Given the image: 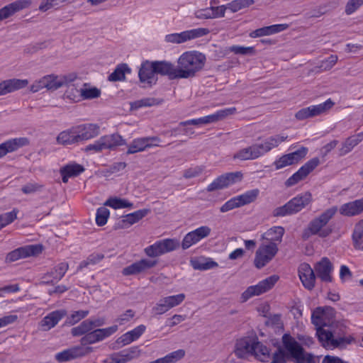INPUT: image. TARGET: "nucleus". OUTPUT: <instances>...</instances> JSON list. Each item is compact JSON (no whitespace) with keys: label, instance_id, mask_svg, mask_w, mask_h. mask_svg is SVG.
Returning <instances> with one entry per match:
<instances>
[{"label":"nucleus","instance_id":"obj_27","mask_svg":"<svg viewBox=\"0 0 363 363\" xmlns=\"http://www.w3.org/2000/svg\"><path fill=\"white\" fill-rule=\"evenodd\" d=\"M156 264L157 262L155 260L143 259L125 267L123 269V274L125 276L137 274L154 267Z\"/></svg>","mask_w":363,"mask_h":363},{"label":"nucleus","instance_id":"obj_29","mask_svg":"<svg viewBox=\"0 0 363 363\" xmlns=\"http://www.w3.org/2000/svg\"><path fill=\"white\" fill-rule=\"evenodd\" d=\"M155 72L157 75H167L171 79H179L177 76V67L170 62L167 61H155L152 62Z\"/></svg>","mask_w":363,"mask_h":363},{"label":"nucleus","instance_id":"obj_33","mask_svg":"<svg viewBox=\"0 0 363 363\" xmlns=\"http://www.w3.org/2000/svg\"><path fill=\"white\" fill-rule=\"evenodd\" d=\"M100 140L104 150H113L125 144V139L118 133L104 135L100 138Z\"/></svg>","mask_w":363,"mask_h":363},{"label":"nucleus","instance_id":"obj_38","mask_svg":"<svg viewBox=\"0 0 363 363\" xmlns=\"http://www.w3.org/2000/svg\"><path fill=\"white\" fill-rule=\"evenodd\" d=\"M84 171L83 166L77 163H70L62 167L60 172L62 182L67 183L69 178L77 177Z\"/></svg>","mask_w":363,"mask_h":363},{"label":"nucleus","instance_id":"obj_19","mask_svg":"<svg viewBox=\"0 0 363 363\" xmlns=\"http://www.w3.org/2000/svg\"><path fill=\"white\" fill-rule=\"evenodd\" d=\"M78 143L94 138L99 135L100 127L95 123H85L74 126Z\"/></svg>","mask_w":363,"mask_h":363},{"label":"nucleus","instance_id":"obj_32","mask_svg":"<svg viewBox=\"0 0 363 363\" xmlns=\"http://www.w3.org/2000/svg\"><path fill=\"white\" fill-rule=\"evenodd\" d=\"M340 213L345 216H354L363 212V198L342 204Z\"/></svg>","mask_w":363,"mask_h":363},{"label":"nucleus","instance_id":"obj_41","mask_svg":"<svg viewBox=\"0 0 363 363\" xmlns=\"http://www.w3.org/2000/svg\"><path fill=\"white\" fill-rule=\"evenodd\" d=\"M74 127L62 131L57 137V143L62 145L78 143Z\"/></svg>","mask_w":363,"mask_h":363},{"label":"nucleus","instance_id":"obj_14","mask_svg":"<svg viewBox=\"0 0 363 363\" xmlns=\"http://www.w3.org/2000/svg\"><path fill=\"white\" fill-rule=\"evenodd\" d=\"M242 179V174L240 172H230L223 174L216 178L212 183H211L207 190L213 191L218 189L227 188L237 182H239Z\"/></svg>","mask_w":363,"mask_h":363},{"label":"nucleus","instance_id":"obj_36","mask_svg":"<svg viewBox=\"0 0 363 363\" xmlns=\"http://www.w3.org/2000/svg\"><path fill=\"white\" fill-rule=\"evenodd\" d=\"M103 323L99 319H87L82 322L78 326L72 329L73 336H79L91 332L94 328L102 325Z\"/></svg>","mask_w":363,"mask_h":363},{"label":"nucleus","instance_id":"obj_1","mask_svg":"<svg viewBox=\"0 0 363 363\" xmlns=\"http://www.w3.org/2000/svg\"><path fill=\"white\" fill-rule=\"evenodd\" d=\"M318 307L315 309L311 315V322L316 326V335L321 345L327 350L344 348L354 341L352 336L335 337L328 329H325L329 321L328 320V311Z\"/></svg>","mask_w":363,"mask_h":363},{"label":"nucleus","instance_id":"obj_3","mask_svg":"<svg viewBox=\"0 0 363 363\" xmlns=\"http://www.w3.org/2000/svg\"><path fill=\"white\" fill-rule=\"evenodd\" d=\"M206 56L200 52L192 50L182 53L177 60L179 79L193 77L201 71L206 63Z\"/></svg>","mask_w":363,"mask_h":363},{"label":"nucleus","instance_id":"obj_64","mask_svg":"<svg viewBox=\"0 0 363 363\" xmlns=\"http://www.w3.org/2000/svg\"><path fill=\"white\" fill-rule=\"evenodd\" d=\"M362 4L363 0H349L345 7L346 13L347 15L353 13Z\"/></svg>","mask_w":363,"mask_h":363},{"label":"nucleus","instance_id":"obj_52","mask_svg":"<svg viewBox=\"0 0 363 363\" xmlns=\"http://www.w3.org/2000/svg\"><path fill=\"white\" fill-rule=\"evenodd\" d=\"M81 100L92 99L98 98L101 94V91L96 87H88L86 84L81 87Z\"/></svg>","mask_w":363,"mask_h":363},{"label":"nucleus","instance_id":"obj_40","mask_svg":"<svg viewBox=\"0 0 363 363\" xmlns=\"http://www.w3.org/2000/svg\"><path fill=\"white\" fill-rule=\"evenodd\" d=\"M251 355L261 362H268L271 358L269 349L257 340H255Z\"/></svg>","mask_w":363,"mask_h":363},{"label":"nucleus","instance_id":"obj_2","mask_svg":"<svg viewBox=\"0 0 363 363\" xmlns=\"http://www.w3.org/2000/svg\"><path fill=\"white\" fill-rule=\"evenodd\" d=\"M288 138V135H275L265 138L260 143H255L236 152L233 158L240 161L254 160L261 157L278 147Z\"/></svg>","mask_w":363,"mask_h":363},{"label":"nucleus","instance_id":"obj_53","mask_svg":"<svg viewBox=\"0 0 363 363\" xmlns=\"http://www.w3.org/2000/svg\"><path fill=\"white\" fill-rule=\"evenodd\" d=\"M110 216L109 210L105 206L100 207L97 209L96 213V223L99 226L104 225Z\"/></svg>","mask_w":363,"mask_h":363},{"label":"nucleus","instance_id":"obj_22","mask_svg":"<svg viewBox=\"0 0 363 363\" xmlns=\"http://www.w3.org/2000/svg\"><path fill=\"white\" fill-rule=\"evenodd\" d=\"M299 279L303 286L308 290H312L315 286V275L313 269L308 263H302L298 269Z\"/></svg>","mask_w":363,"mask_h":363},{"label":"nucleus","instance_id":"obj_26","mask_svg":"<svg viewBox=\"0 0 363 363\" xmlns=\"http://www.w3.org/2000/svg\"><path fill=\"white\" fill-rule=\"evenodd\" d=\"M90 352V348L83 347H74L55 354V359L60 362H64L73 359L84 356Z\"/></svg>","mask_w":363,"mask_h":363},{"label":"nucleus","instance_id":"obj_6","mask_svg":"<svg viewBox=\"0 0 363 363\" xmlns=\"http://www.w3.org/2000/svg\"><path fill=\"white\" fill-rule=\"evenodd\" d=\"M312 201V195L306 191L291 199L285 205L276 208L273 211L274 216H285L296 213L304 208Z\"/></svg>","mask_w":363,"mask_h":363},{"label":"nucleus","instance_id":"obj_17","mask_svg":"<svg viewBox=\"0 0 363 363\" xmlns=\"http://www.w3.org/2000/svg\"><path fill=\"white\" fill-rule=\"evenodd\" d=\"M211 229L208 226L203 225L188 233L182 240V249L186 250L191 246L198 243L203 238H207L211 234Z\"/></svg>","mask_w":363,"mask_h":363},{"label":"nucleus","instance_id":"obj_10","mask_svg":"<svg viewBox=\"0 0 363 363\" xmlns=\"http://www.w3.org/2000/svg\"><path fill=\"white\" fill-rule=\"evenodd\" d=\"M179 245L180 243L178 240L167 238L157 241L145 248L144 250L148 257H157L177 250Z\"/></svg>","mask_w":363,"mask_h":363},{"label":"nucleus","instance_id":"obj_15","mask_svg":"<svg viewBox=\"0 0 363 363\" xmlns=\"http://www.w3.org/2000/svg\"><path fill=\"white\" fill-rule=\"evenodd\" d=\"M320 164L318 157L312 158L286 181V186H291L304 179Z\"/></svg>","mask_w":363,"mask_h":363},{"label":"nucleus","instance_id":"obj_37","mask_svg":"<svg viewBox=\"0 0 363 363\" xmlns=\"http://www.w3.org/2000/svg\"><path fill=\"white\" fill-rule=\"evenodd\" d=\"M146 326L140 325L134 329L124 333L118 339V342L123 345H127L137 340L145 332Z\"/></svg>","mask_w":363,"mask_h":363},{"label":"nucleus","instance_id":"obj_43","mask_svg":"<svg viewBox=\"0 0 363 363\" xmlns=\"http://www.w3.org/2000/svg\"><path fill=\"white\" fill-rule=\"evenodd\" d=\"M259 193L260 191L258 189H253L248 190L240 195L236 196L240 206L241 207L255 201L258 198Z\"/></svg>","mask_w":363,"mask_h":363},{"label":"nucleus","instance_id":"obj_44","mask_svg":"<svg viewBox=\"0 0 363 363\" xmlns=\"http://www.w3.org/2000/svg\"><path fill=\"white\" fill-rule=\"evenodd\" d=\"M149 212V209H140L133 213H128L123 217L122 222L125 225H133L146 216Z\"/></svg>","mask_w":363,"mask_h":363},{"label":"nucleus","instance_id":"obj_58","mask_svg":"<svg viewBox=\"0 0 363 363\" xmlns=\"http://www.w3.org/2000/svg\"><path fill=\"white\" fill-rule=\"evenodd\" d=\"M218 266V263L213 261L211 259H208L203 262H196L193 264V267L195 269H200V270H208L211 269L215 267H217Z\"/></svg>","mask_w":363,"mask_h":363},{"label":"nucleus","instance_id":"obj_55","mask_svg":"<svg viewBox=\"0 0 363 363\" xmlns=\"http://www.w3.org/2000/svg\"><path fill=\"white\" fill-rule=\"evenodd\" d=\"M18 211L15 209L11 212L0 214V229L11 223L17 217Z\"/></svg>","mask_w":363,"mask_h":363},{"label":"nucleus","instance_id":"obj_60","mask_svg":"<svg viewBox=\"0 0 363 363\" xmlns=\"http://www.w3.org/2000/svg\"><path fill=\"white\" fill-rule=\"evenodd\" d=\"M89 314V311H77L72 313L67 318V323L70 325H74L82 319L84 318Z\"/></svg>","mask_w":363,"mask_h":363},{"label":"nucleus","instance_id":"obj_18","mask_svg":"<svg viewBox=\"0 0 363 363\" xmlns=\"http://www.w3.org/2000/svg\"><path fill=\"white\" fill-rule=\"evenodd\" d=\"M308 151L307 147H301L293 152L281 156L274 162V165L276 169H280L286 166L296 164L306 157Z\"/></svg>","mask_w":363,"mask_h":363},{"label":"nucleus","instance_id":"obj_28","mask_svg":"<svg viewBox=\"0 0 363 363\" xmlns=\"http://www.w3.org/2000/svg\"><path fill=\"white\" fill-rule=\"evenodd\" d=\"M29 141L26 138H16L9 140L0 144V158L9 152H12L18 149L28 145Z\"/></svg>","mask_w":363,"mask_h":363},{"label":"nucleus","instance_id":"obj_46","mask_svg":"<svg viewBox=\"0 0 363 363\" xmlns=\"http://www.w3.org/2000/svg\"><path fill=\"white\" fill-rule=\"evenodd\" d=\"M334 105V102L330 99L326 100L324 103L308 106L311 117L320 116L326 113Z\"/></svg>","mask_w":363,"mask_h":363},{"label":"nucleus","instance_id":"obj_24","mask_svg":"<svg viewBox=\"0 0 363 363\" xmlns=\"http://www.w3.org/2000/svg\"><path fill=\"white\" fill-rule=\"evenodd\" d=\"M141 351L138 347H131L111 356L110 363H126L140 356Z\"/></svg>","mask_w":363,"mask_h":363},{"label":"nucleus","instance_id":"obj_59","mask_svg":"<svg viewBox=\"0 0 363 363\" xmlns=\"http://www.w3.org/2000/svg\"><path fill=\"white\" fill-rule=\"evenodd\" d=\"M66 1L67 0H43L39 6V9L45 12L52 8L60 6Z\"/></svg>","mask_w":363,"mask_h":363},{"label":"nucleus","instance_id":"obj_4","mask_svg":"<svg viewBox=\"0 0 363 363\" xmlns=\"http://www.w3.org/2000/svg\"><path fill=\"white\" fill-rule=\"evenodd\" d=\"M337 210V206H333L326 209L319 216L311 220L303 232V238L306 240L315 235H318L320 238L328 236L331 233V230H328L325 227L335 215Z\"/></svg>","mask_w":363,"mask_h":363},{"label":"nucleus","instance_id":"obj_61","mask_svg":"<svg viewBox=\"0 0 363 363\" xmlns=\"http://www.w3.org/2000/svg\"><path fill=\"white\" fill-rule=\"evenodd\" d=\"M240 204L237 200V197L234 196L227 201L223 205H222L220 208V211L221 213H226L228 211H230L234 208H239Z\"/></svg>","mask_w":363,"mask_h":363},{"label":"nucleus","instance_id":"obj_21","mask_svg":"<svg viewBox=\"0 0 363 363\" xmlns=\"http://www.w3.org/2000/svg\"><path fill=\"white\" fill-rule=\"evenodd\" d=\"M314 270L318 278L323 282H332L333 265L328 257H323L314 266Z\"/></svg>","mask_w":363,"mask_h":363},{"label":"nucleus","instance_id":"obj_12","mask_svg":"<svg viewBox=\"0 0 363 363\" xmlns=\"http://www.w3.org/2000/svg\"><path fill=\"white\" fill-rule=\"evenodd\" d=\"M42 246L39 245H30L18 247L9 252L5 258L6 262H13L21 259L35 256L42 252Z\"/></svg>","mask_w":363,"mask_h":363},{"label":"nucleus","instance_id":"obj_7","mask_svg":"<svg viewBox=\"0 0 363 363\" xmlns=\"http://www.w3.org/2000/svg\"><path fill=\"white\" fill-rule=\"evenodd\" d=\"M277 244L273 242H262L257 248L254 259L256 268L262 269L270 262L278 252Z\"/></svg>","mask_w":363,"mask_h":363},{"label":"nucleus","instance_id":"obj_20","mask_svg":"<svg viewBox=\"0 0 363 363\" xmlns=\"http://www.w3.org/2000/svg\"><path fill=\"white\" fill-rule=\"evenodd\" d=\"M152 62L148 60L143 62L140 67L138 76L140 82L144 86H151L155 84L157 81V76L155 72Z\"/></svg>","mask_w":363,"mask_h":363},{"label":"nucleus","instance_id":"obj_23","mask_svg":"<svg viewBox=\"0 0 363 363\" xmlns=\"http://www.w3.org/2000/svg\"><path fill=\"white\" fill-rule=\"evenodd\" d=\"M256 339L249 337L238 339L236 341L234 352L238 358H245L252 354Z\"/></svg>","mask_w":363,"mask_h":363},{"label":"nucleus","instance_id":"obj_48","mask_svg":"<svg viewBox=\"0 0 363 363\" xmlns=\"http://www.w3.org/2000/svg\"><path fill=\"white\" fill-rule=\"evenodd\" d=\"M130 69L126 64L118 65L115 70L108 76L111 82L122 81L125 79V73H130Z\"/></svg>","mask_w":363,"mask_h":363},{"label":"nucleus","instance_id":"obj_5","mask_svg":"<svg viewBox=\"0 0 363 363\" xmlns=\"http://www.w3.org/2000/svg\"><path fill=\"white\" fill-rule=\"evenodd\" d=\"M284 350L296 363H315L313 356L306 352L299 343L290 335L282 337Z\"/></svg>","mask_w":363,"mask_h":363},{"label":"nucleus","instance_id":"obj_11","mask_svg":"<svg viewBox=\"0 0 363 363\" xmlns=\"http://www.w3.org/2000/svg\"><path fill=\"white\" fill-rule=\"evenodd\" d=\"M185 298L184 294L163 297L152 307V311L155 315H162L171 308L179 306Z\"/></svg>","mask_w":363,"mask_h":363},{"label":"nucleus","instance_id":"obj_34","mask_svg":"<svg viewBox=\"0 0 363 363\" xmlns=\"http://www.w3.org/2000/svg\"><path fill=\"white\" fill-rule=\"evenodd\" d=\"M288 27L289 26L287 24H275L262 27L252 31L250 33V37L255 38L262 36L271 35L285 30L288 28Z\"/></svg>","mask_w":363,"mask_h":363},{"label":"nucleus","instance_id":"obj_42","mask_svg":"<svg viewBox=\"0 0 363 363\" xmlns=\"http://www.w3.org/2000/svg\"><path fill=\"white\" fill-rule=\"evenodd\" d=\"M362 140V136L361 134L352 135L347 138L342 144V147L340 149V155H345L352 150V149L357 146Z\"/></svg>","mask_w":363,"mask_h":363},{"label":"nucleus","instance_id":"obj_35","mask_svg":"<svg viewBox=\"0 0 363 363\" xmlns=\"http://www.w3.org/2000/svg\"><path fill=\"white\" fill-rule=\"evenodd\" d=\"M67 313L65 310H57L48 314L41 321V326L44 330H49L54 328Z\"/></svg>","mask_w":363,"mask_h":363},{"label":"nucleus","instance_id":"obj_30","mask_svg":"<svg viewBox=\"0 0 363 363\" xmlns=\"http://www.w3.org/2000/svg\"><path fill=\"white\" fill-rule=\"evenodd\" d=\"M28 84L27 79H11L0 83V96L23 89Z\"/></svg>","mask_w":363,"mask_h":363},{"label":"nucleus","instance_id":"obj_39","mask_svg":"<svg viewBox=\"0 0 363 363\" xmlns=\"http://www.w3.org/2000/svg\"><path fill=\"white\" fill-rule=\"evenodd\" d=\"M284 234V228L283 227L274 226L264 233L261 236V239L263 242H273L278 245V243L281 242Z\"/></svg>","mask_w":363,"mask_h":363},{"label":"nucleus","instance_id":"obj_51","mask_svg":"<svg viewBox=\"0 0 363 363\" xmlns=\"http://www.w3.org/2000/svg\"><path fill=\"white\" fill-rule=\"evenodd\" d=\"M255 3L254 0H233L227 4L228 9L233 13L249 7Z\"/></svg>","mask_w":363,"mask_h":363},{"label":"nucleus","instance_id":"obj_63","mask_svg":"<svg viewBox=\"0 0 363 363\" xmlns=\"http://www.w3.org/2000/svg\"><path fill=\"white\" fill-rule=\"evenodd\" d=\"M134 316L135 312L131 309H128L116 319L115 322L118 323L120 325H125L130 322Z\"/></svg>","mask_w":363,"mask_h":363},{"label":"nucleus","instance_id":"obj_56","mask_svg":"<svg viewBox=\"0 0 363 363\" xmlns=\"http://www.w3.org/2000/svg\"><path fill=\"white\" fill-rule=\"evenodd\" d=\"M189 125H196V126H200V125H203V118L201 117L199 118H194V119H191V120H188L186 121L180 122L179 124V127L172 130V135H176L177 133L181 130V129H180L181 126H187Z\"/></svg>","mask_w":363,"mask_h":363},{"label":"nucleus","instance_id":"obj_54","mask_svg":"<svg viewBox=\"0 0 363 363\" xmlns=\"http://www.w3.org/2000/svg\"><path fill=\"white\" fill-rule=\"evenodd\" d=\"M81 90L80 88H77L75 84H69L65 93V96L74 101H81Z\"/></svg>","mask_w":363,"mask_h":363},{"label":"nucleus","instance_id":"obj_16","mask_svg":"<svg viewBox=\"0 0 363 363\" xmlns=\"http://www.w3.org/2000/svg\"><path fill=\"white\" fill-rule=\"evenodd\" d=\"M118 329V325H114L108 328L94 330L86 333V335L81 339V343L83 345H86L101 341L115 333Z\"/></svg>","mask_w":363,"mask_h":363},{"label":"nucleus","instance_id":"obj_13","mask_svg":"<svg viewBox=\"0 0 363 363\" xmlns=\"http://www.w3.org/2000/svg\"><path fill=\"white\" fill-rule=\"evenodd\" d=\"M160 142V138L157 136L135 138L128 145L127 154H135L148 148L159 147Z\"/></svg>","mask_w":363,"mask_h":363},{"label":"nucleus","instance_id":"obj_47","mask_svg":"<svg viewBox=\"0 0 363 363\" xmlns=\"http://www.w3.org/2000/svg\"><path fill=\"white\" fill-rule=\"evenodd\" d=\"M104 206H109L113 209H120V208H133V203L128 201L126 199H121L118 197H111L107 199Z\"/></svg>","mask_w":363,"mask_h":363},{"label":"nucleus","instance_id":"obj_62","mask_svg":"<svg viewBox=\"0 0 363 363\" xmlns=\"http://www.w3.org/2000/svg\"><path fill=\"white\" fill-rule=\"evenodd\" d=\"M203 171V168L201 166L191 167L184 170L183 176L186 179H191L199 177Z\"/></svg>","mask_w":363,"mask_h":363},{"label":"nucleus","instance_id":"obj_8","mask_svg":"<svg viewBox=\"0 0 363 363\" xmlns=\"http://www.w3.org/2000/svg\"><path fill=\"white\" fill-rule=\"evenodd\" d=\"M209 33V29L206 28H194L184 30L181 33L167 34L164 36V41L167 43L182 44L187 41L205 36Z\"/></svg>","mask_w":363,"mask_h":363},{"label":"nucleus","instance_id":"obj_25","mask_svg":"<svg viewBox=\"0 0 363 363\" xmlns=\"http://www.w3.org/2000/svg\"><path fill=\"white\" fill-rule=\"evenodd\" d=\"M68 263L63 262L57 264L50 272L43 277L42 282L45 284H55L64 277L68 270Z\"/></svg>","mask_w":363,"mask_h":363},{"label":"nucleus","instance_id":"obj_9","mask_svg":"<svg viewBox=\"0 0 363 363\" xmlns=\"http://www.w3.org/2000/svg\"><path fill=\"white\" fill-rule=\"evenodd\" d=\"M279 277L277 275H272L260 281L256 285H252L246 289L241 294L242 302H245L253 296H259L267 292L278 281Z\"/></svg>","mask_w":363,"mask_h":363},{"label":"nucleus","instance_id":"obj_31","mask_svg":"<svg viewBox=\"0 0 363 363\" xmlns=\"http://www.w3.org/2000/svg\"><path fill=\"white\" fill-rule=\"evenodd\" d=\"M30 2L28 0H18L0 9V21L11 16L15 13L27 8Z\"/></svg>","mask_w":363,"mask_h":363},{"label":"nucleus","instance_id":"obj_45","mask_svg":"<svg viewBox=\"0 0 363 363\" xmlns=\"http://www.w3.org/2000/svg\"><path fill=\"white\" fill-rule=\"evenodd\" d=\"M352 240L354 247L363 251V220L355 225L352 233Z\"/></svg>","mask_w":363,"mask_h":363},{"label":"nucleus","instance_id":"obj_50","mask_svg":"<svg viewBox=\"0 0 363 363\" xmlns=\"http://www.w3.org/2000/svg\"><path fill=\"white\" fill-rule=\"evenodd\" d=\"M237 111L235 107H230L217 111L216 113L208 115L211 123H216L226 118L228 116L235 114Z\"/></svg>","mask_w":363,"mask_h":363},{"label":"nucleus","instance_id":"obj_57","mask_svg":"<svg viewBox=\"0 0 363 363\" xmlns=\"http://www.w3.org/2000/svg\"><path fill=\"white\" fill-rule=\"evenodd\" d=\"M230 50L236 55H254L255 48L253 47H244L240 45H233L230 48Z\"/></svg>","mask_w":363,"mask_h":363},{"label":"nucleus","instance_id":"obj_49","mask_svg":"<svg viewBox=\"0 0 363 363\" xmlns=\"http://www.w3.org/2000/svg\"><path fill=\"white\" fill-rule=\"evenodd\" d=\"M45 77V88L48 89H57L64 86L67 83V79L64 77H58L53 74L47 75Z\"/></svg>","mask_w":363,"mask_h":363}]
</instances>
